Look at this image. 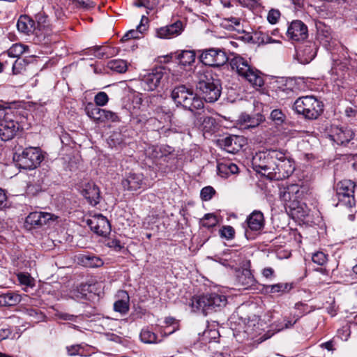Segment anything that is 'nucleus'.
<instances>
[{
    "instance_id": "nucleus-1",
    "label": "nucleus",
    "mask_w": 357,
    "mask_h": 357,
    "mask_svg": "<svg viewBox=\"0 0 357 357\" xmlns=\"http://www.w3.org/2000/svg\"><path fill=\"white\" fill-rule=\"evenodd\" d=\"M197 89L202 95L200 98L193 89L185 85L176 86L172 91L171 97L177 105L194 112L204 108V99L206 102L217 101L221 94L220 80L214 79L210 72L198 73Z\"/></svg>"
},
{
    "instance_id": "nucleus-2",
    "label": "nucleus",
    "mask_w": 357,
    "mask_h": 357,
    "mask_svg": "<svg viewBox=\"0 0 357 357\" xmlns=\"http://www.w3.org/2000/svg\"><path fill=\"white\" fill-rule=\"evenodd\" d=\"M257 170L270 180H283L289 178L294 171V161L284 152L271 149L254 158Z\"/></svg>"
},
{
    "instance_id": "nucleus-3",
    "label": "nucleus",
    "mask_w": 357,
    "mask_h": 357,
    "mask_svg": "<svg viewBox=\"0 0 357 357\" xmlns=\"http://www.w3.org/2000/svg\"><path fill=\"white\" fill-rule=\"evenodd\" d=\"M227 62L231 71L252 86L260 87L264 85L262 73L252 64L250 59L240 54H234Z\"/></svg>"
},
{
    "instance_id": "nucleus-4",
    "label": "nucleus",
    "mask_w": 357,
    "mask_h": 357,
    "mask_svg": "<svg viewBox=\"0 0 357 357\" xmlns=\"http://www.w3.org/2000/svg\"><path fill=\"white\" fill-rule=\"evenodd\" d=\"M227 304V298L224 295L211 293L195 296L191 298L190 306L194 312H201L207 315L213 312L220 310Z\"/></svg>"
},
{
    "instance_id": "nucleus-5",
    "label": "nucleus",
    "mask_w": 357,
    "mask_h": 357,
    "mask_svg": "<svg viewBox=\"0 0 357 357\" xmlns=\"http://www.w3.org/2000/svg\"><path fill=\"white\" fill-rule=\"evenodd\" d=\"M323 104L313 96H305L298 98L294 102L293 109L305 119H316L323 112Z\"/></svg>"
},
{
    "instance_id": "nucleus-6",
    "label": "nucleus",
    "mask_w": 357,
    "mask_h": 357,
    "mask_svg": "<svg viewBox=\"0 0 357 357\" xmlns=\"http://www.w3.org/2000/svg\"><path fill=\"white\" fill-rule=\"evenodd\" d=\"M356 184L351 180H342L335 185V197L337 203L335 206H344L351 208L355 205L354 190Z\"/></svg>"
},
{
    "instance_id": "nucleus-7",
    "label": "nucleus",
    "mask_w": 357,
    "mask_h": 357,
    "mask_svg": "<svg viewBox=\"0 0 357 357\" xmlns=\"http://www.w3.org/2000/svg\"><path fill=\"white\" fill-rule=\"evenodd\" d=\"M44 159V155L39 147H27L18 156L21 168L33 169L38 167Z\"/></svg>"
},
{
    "instance_id": "nucleus-8",
    "label": "nucleus",
    "mask_w": 357,
    "mask_h": 357,
    "mask_svg": "<svg viewBox=\"0 0 357 357\" xmlns=\"http://www.w3.org/2000/svg\"><path fill=\"white\" fill-rule=\"evenodd\" d=\"M199 59L205 66L220 67L225 65L229 57L224 50L220 48H208L200 50Z\"/></svg>"
},
{
    "instance_id": "nucleus-9",
    "label": "nucleus",
    "mask_w": 357,
    "mask_h": 357,
    "mask_svg": "<svg viewBox=\"0 0 357 357\" xmlns=\"http://www.w3.org/2000/svg\"><path fill=\"white\" fill-rule=\"evenodd\" d=\"M279 195L280 199L285 203L286 206L290 209L296 210L295 212L296 213L298 208H296V206L298 204L299 199L303 196V190L298 185L292 184L280 188Z\"/></svg>"
},
{
    "instance_id": "nucleus-10",
    "label": "nucleus",
    "mask_w": 357,
    "mask_h": 357,
    "mask_svg": "<svg viewBox=\"0 0 357 357\" xmlns=\"http://www.w3.org/2000/svg\"><path fill=\"white\" fill-rule=\"evenodd\" d=\"M165 73L164 68L158 67L144 75L141 81L144 90L153 91L160 87L165 81Z\"/></svg>"
},
{
    "instance_id": "nucleus-11",
    "label": "nucleus",
    "mask_w": 357,
    "mask_h": 357,
    "mask_svg": "<svg viewBox=\"0 0 357 357\" xmlns=\"http://www.w3.org/2000/svg\"><path fill=\"white\" fill-rule=\"evenodd\" d=\"M10 112L6 108V116L0 119V138L4 142L12 139L20 129L19 123L10 119Z\"/></svg>"
},
{
    "instance_id": "nucleus-12",
    "label": "nucleus",
    "mask_w": 357,
    "mask_h": 357,
    "mask_svg": "<svg viewBox=\"0 0 357 357\" xmlns=\"http://www.w3.org/2000/svg\"><path fill=\"white\" fill-rule=\"evenodd\" d=\"M305 84L303 79H289L284 84L278 87V94L282 98H292L305 90Z\"/></svg>"
},
{
    "instance_id": "nucleus-13",
    "label": "nucleus",
    "mask_w": 357,
    "mask_h": 357,
    "mask_svg": "<svg viewBox=\"0 0 357 357\" xmlns=\"http://www.w3.org/2000/svg\"><path fill=\"white\" fill-rule=\"evenodd\" d=\"M86 224L94 233L101 236H106L111 231L108 220L102 214L91 216L86 220Z\"/></svg>"
},
{
    "instance_id": "nucleus-14",
    "label": "nucleus",
    "mask_w": 357,
    "mask_h": 357,
    "mask_svg": "<svg viewBox=\"0 0 357 357\" xmlns=\"http://www.w3.org/2000/svg\"><path fill=\"white\" fill-rule=\"evenodd\" d=\"M287 36L293 41H302L308 36L307 26L301 20H294L288 26Z\"/></svg>"
},
{
    "instance_id": "nucleus-15",
    "label": "nucleus",
    "mask_w": 357,
    "mask_h": 357,
    "mask_svg": "<svg viewBox=\"0 0 357 357\" xmlns=\"http://www.w3.org/2000/svg\"><path fill=\"white\" fill-rule=\"evenodd\" d=\"M317 51L316 44L313 42L307 41L304 44L300 45L296 48L297 59L302 64L309 63L315 57Z\"/></svg>"
},
{
    "instance_id": "nucleus-16",
    "label": "nucleus",
    "mask_w": 357,
    "mask_h": 357,
    "mask_svg": "<svg viewBox=\"0 0 357 357\" xmlns=\"http://www.w3.org/2000/svg\"><path fill=\"white\" fill-rule=\"evenodd\" d=\"M183 29L182 22L177 20L171 24L157 28L155 29V36L161 39H170L179 36Z\"/></svg>"
},
{
    "instance_id": "nucleus-17",
    "label": "nucleus",
    "mask_w": 357,
    "mask_h": 357,
    "mask_svg": "<svg viewBox=\"0 0 357 357\" xmlns=\"http://www.w3.org/2000/svg\"><path fill=\"white\" fill-rule=\"evenodd\" d=\"M317 37L319 43L327 50H331L335 45V39L332 36V31L330 27L324 24L317 25Z\"/></svg>"
},
{
    "instance_id": "nucleus-18",
    "label": "nucleus",
    "mask_w": 357,
    "mask_h": 357,
    "mask_svg": "<svg viewBox=\"0 0 357 357\" xmlns=\"http://www.w3.org/2000/svg\"><path fill=\"white\" fill-rule=\"evenodd\" d=\"M354 132L347 127H333L331 133L330 135L331 138L337 144H344L348 143L353 137Z\"/></svg>"
},
{
    "instance_id": "nucleus-19",
    "label": "nucleus",
    "mask_w": 357,
    "mask_h": 357,
    "mask_svg": "<svg viewBox=\"0 0 357 357\" xmlns=\"http://www.w3.org/2000/svg\"><path fill=\"white\" fill-rule=\"evenodd\" d=\"M57 217L54 215L45 212H33L26 218V223L31 226L40 227L47 225L50 221H53Z\"/></svg>"
},
{
    "instance_id": "nucleus-20",
    "label": "nucleus",
    "mask_w": 357,
    "mask_h": 357,
    "mask_svg": "<svg viewBox=\"0 0 357 357\" xmlns=\"http://www.w3.org/2000/svg\"><path fill=\"white\" fill-rule=\"evenodd\" d=\"M121 185L125 190L135 191L142 188L144 176L142 174L129 173L122 180Z\"/></svg>"
},
{
    "instance_id": "nucleus-21",
    "label": "nucleus",
    "mask_w": 357,
    "mask_h": 357,
    "mask_svg": "<svg viewBox=\"0 0 357 357\" xmlns=\"http://www.w3.org/2000/svg\"><path fill=\"white\" fill-rule=\"evenodd\" d=\"M82 195L92 205L96 206L100 202V190L98 187L92 182H88L82 186Z\"/></svg>"
},
{
    "instance_id": "nucleus-22",
    "label": "nucleus",
    "mask_w": 357,
    "mask_h": 357,
    "mask_svg": "<svg viewBox=\"0 0 357 357\" xmlns=\"http://www.w3.org/2000/svg\"><path fill=\"white\" fill-rule=\"evenodd\" d=\"M263 121V116L261 114H257L254 116H250L249 114H242L237 120V124L240 129L246 130L256 128Z\"/></svg>"
},
{
    "instance_id": "nucleus-23",
    "label": "nucleus",
    "mask_w": 357,
    "mask_h": 357,
    "mask_svg": "<svg viewBox=\"0 0 357 357\" xmlns=\"http://www.w3.org/2000/svg\"><path fill=\"white\" fill-rule=\"evenodd\" d=\"M152 151V156L160 159L166 162H169L171 160L174 159L173 149L168 146H153L150 148Z\"/></svg>"
},
{
    "instance_id": "nucleus-24",
    "label": "nucleus",
    "mask_w": 357,
    "mask_h": 357,
    "mask_svg": "<svg viewBox=\"0 0 357 357\" xmlns=\"http://www.w3.org/2000/svg\"><path fill=\"white\" fill-rule=\"evenodd\" d=\"M255 280L249 269H243L236 275V284L243 289H248L255 284Z\"/></svg>"
},
{
    "instance_id": "nucleus-25",
    "label": "nucleus",
    "mask_w": 357,
    "mask_h": 357,
    "mask_svg": "<svg viewBox=\"0 0 357 357\" xmlns=\"http://www.w3.org/2000/svg\"><path fill=\"white\" fill-rule=\"evenodd\" d=\"M149 19L145 15H142L139 24L137 26V29L130 30L122 38V40H128L132 38H139L148 29Z\"/></svg>"
},
{
    "instance_id": "nucleus-26",
    "label": "nucleus",
    "mask_w": 357,
    "mask_h": 357,
    "mask_svg": "<svg viewBox=\"0 0 357 357\" xmlns=\"http://www.w3.org/2000/svg\"><path fill=\"white\" fill-rule=\"evenodd\" d=\"M247 223L252 231H259L264 225V215L261 211H255L248 218Z\"/></svg>"
},
{
    "instance_id": "nucleus-27",
    "label": "nucleus",
    "mask_w": 357,
    "mask_h": 357,
    "mask_svg": "<svg viewBox=\"0 0 357 357\" xmlns=\"http://www.w3.org/2000/svg\"><path fill=\"white\" fill-rule=\"evenodd\" d=\"M17 27L20 32L30 34L36 29V22L27 15H21L17 20Z\"/></svg>"
},
{
    "instance_id": "nucleus-28",
    "label": "nucleus",
    "mask_w": 357,
    "mask_h": 357,
    "mask_svg": "<svg viewBox=\"0 0 357 357\" xmlns=\"http://www.w3.org/2000/svg\"><path fill=\"white\" fill-rule=\"evenodd\" d=\"M79 263L86 267L98 268L103 265V261L93 255H82L79 257Z\"/></svg>"
},
{
    "instance_id": "nucleus-29",
    "label": "nucleus",
    "mask_w": 357,
    "mask_h": 357,
    "mask_svg": "<svg viewBox=\"0 0 357 357\" xmlns=\"http://www.w3.org/2000/svg\"><path fill=\"white\" fill-rule=\"evenodd\" d=\"M20 301L21 296L16 292L8 291L0 294L1 306H14L20 303Z\"/></svg>"
},
{
    "instance_id": "nucleus-30",
    "label": "nucleus",
    "mask_w": 357,
    "mask_h": 357,
    "mask_svg": "<svg viewBox=\"0 0 357 357\" xmlns=\"http://www.w3.org/2000/svg\"><path fill=\"white\" fill-rule=\"evenodd\" d=\"M86 115L96 123H102L104 109L96 106L91 102H89L85 107Z\"/></svg>"
},
{
    "instance_id": "nucleus-31",
    "label": "nucleus",
    "mask_w": 357,
    "mask_h": 357,
    "mask_svg": "<svg viewBox=\"0 0 357 357\" xmlns=\"http://www.w3.org/2000/svg\"><path fill=\"white\" fill-rule=\"evenodd\" d=\"M121 298L114 303V310L122 314L129 311V296L126 291L120 292Z\"/></svg>"
},
{
    "instance_id": "nucleus-32",
    "label": "nucleus",
    "mask_w": 357,
    "mask_h": 357,
    "mask_svg": "<svg viewBox=\"0 0 357 357\" xmlns=\"http://www.w3.org/2000/svg\"><path fill=\"white\" fill-rule=\"evenodd\" d=\"M218 170L222 177H227L229 174H236L238 172V167L232 162H225L218 165Z\"/></svg>"
},
{
    "instance_id": "nucleus-33",
    "label": "nucleus",
    "mask_w": 357,
    "mask_h": 357,
    "mask_svg": "<svg viewBox=\"0 0 357 357\" xmlns=\"http://www.w3.org/2000/svg\"><path fill=\"white\" fill-rule=\"evenodd\" d=\"M196 54L193 50H183L178 55L179 63L183 66H189L195 62Z\"/></svg>"
},
{
    "instance_id": "nucleus-34",
    "label": "nucleus",
    "mask_w": 357,
    "mask_h": 357,
    "mask_svg": "<svg viewBox=\"0 0 357 357\" xmlns=\"http://www.w3.org/2000/svg\"><path fill=\"white\" fill-rule=\"evenodd\" d=\"M107 67L116 73H123L127 70L128 63L122 59H114L108 62Z\"/></svg>"
},
{
    "instance_id": "nucleus-35",
    "label": "nucleus",
    "mask_w": 357,
    "mask_h": 357,
    "mask_svg": "<svg viewBox=\"0 0 357 357\" xmlns=\"http://www.w3.org/2000/svg\"><path fill=\"white\" fill-rule=\"evenodd\" d=\"M291 289V284L289 283H278L275 284L266 286V290L270 293L283 294L289 291Z\"/></svg>"
},
{
    "instance_id": "nucleus-36",
    "label": "nucleus",
    "mask_w": 357,
    "mask_h": 357,
    "mask_svg": "<svg viewBox=\"0 0 357 357\" xmlns=\"http://www.w3.org/2000/svg\"><path fill=\"white\" fill-rule=\"evenodd\" d=\"M158 3V0H135L133 3L136 7H144L147 15L157 7Z\"/></svg>"
},
{
    "instance_id": "nucleus-37",
    "label": "nucleus",
    "mask_w": 357,
    "mask_h": 357,
    "mask_svg": "<svg viewBox=\"0 0 357 357\" xmlns=\"http://www.w3.org/2000/svg\"><path fill=\"white\" fill-rule=\"evenodd\" d=\"M284 320L278 321L273 323L271 326V329L261 337H260L261 342L264 341L271 337H272L275 333H278L284 328Z\"/></svg>"
},
{
    "instance_id": "nucleus-38",
    "label": "nucleus",
    "mask_w": 357,
    "mask_h": 357,
    "mask_svg": "<svg viewBox=\"0 0 357 357\" xmlns=\"http://www.w3.org/2000/svg\"><path fill=\"white\" fill-rule=\"evenodd\" d=\"M124 142V136L119 131H114L108 139V144L110 146H116L121 145Z\"/></svg>"
},
{
    "instance_id": "nucleus-39",
    "label": "nucleus",
    "mask_w": 357,
    "mask_h": 357,
    "mask_svg": "<svg viewBox=\"0 0 357 357\" xmlns=\"http://www.w3.org/2000/svg\"><path fill=\"white\" fill-rule=\"evenodd\" d=\"M139 337L142 342L146 344L155 343L157 340L156 335L149 329L142 330Z\"/></svg>"
},
{
    "instance_id": "nucleus-40",
    "label": "nucleus",
    "mask_w": 357,
    "mask_h": 357,
    "mask_svg": "<svg viewBox=\"0 0 357 357\" xmlns=\"http://www.w3.org/2000/svg\"><path fill=\"white\" fill-rule=\"evenodd\" d=\"M26 50V47L20 43L13 44L7 51L10 57H19Z\"/></svg>"
},
{
    "instance_id": "nucleus-41",
    "label": "nucleus",
    "mask_w": 357,
    "mask_h": 357,
    "mask_svg": "<svg viewBox=\"0 0 357 357\" xmlns=\"http://www.w3.org/2000/svg\"><path fill=\"white\" fill-rule=\"evenodd\" d=\"M218 223V220L215 215L211 213H208L201 219V224L203 227L211 228L215 226Z\"/></svg>"
},
{
    "instance_id": "nucleus-42",
    "label": "nucleus",
    "mask_w": 357,
    "mask_h": 357,
    "mask_svg": "<svg viewBox=\"0 0 357 357\" xmlns=\"http://www.w3.org/2000/svg\"><path fill=\"white\" fill-rule=\"evenodd\" d=\"M271 119L276 125H281L286 119L285 114L280 109H273L270 115Z\"/></svg>"
},
{
    "instance_id": "nucleus-43",
    "label": "nucleus",
    "mask_w": 357,
    "mask_h": 357,
    "mask_svg": "<svg viewBox=\"0 0 357 357\" xmlns=\"http://www.w3.org/2000/svg\"><path fill=\"white\" fill-rule=\"evenodd\" d=\"M109 101V97L105 92H98L94 97V102L96 106L101 107L105 106Z\"/></svg>"
},
{
    "instance_id": "nucleus-44",
    "label": "nucleus",
    "mask_w": 357,
    "mask_h": 357,
    "mask_svg": "<svg viewBox=\"0 0 357 357\" xmlns=\"http://www.w3.org/2000/svg\"><path fill=\"white\" fill-rule=\"evenodd\" d=\"M328 260L327 255L323 252H317L312 254V261L318 265H324Z\"/></svg>"
},
{
    "instance_id": "nucleus-45",
    "label": "nucleus",
    "mask_w": 357,
    "mask_h": 357,
    "mask_svg": "<svg viewBox=\"0 0 357 357\" xmlns=\"http://www.w3.org/2000/svg\"><path fill=\"white\" fill-rule=\"evenodd\" d=\"M119 117L116 113L113 112L110 110L104 109L102 123H105L107 121L118 122L119 121Z\"/></svg>"
},
{
    "instance_id": "nucleus-46",
    "label": "nucleus",
    "mask_w": 357,
    "mask_h": 357,
    "mask_svg": "<svg viewBox=\"0 0 357 357\" xmlns=\"http://www.w3.org/2000/svg\"><path fill=\"white\" fill-rule=\"evenodd\" d=\"M215 191L213 188L211 186H206L202 188L201 190L200 196L202 200L208 201L214 195Z\"/></svg>"
},
{
    "instance_id": "nucleus-47",
    "label": "nucleus",
    "mask_w": 357,
    "mask_h": 357,
    "mask_svg": "<svg viewBox=\"0 0 357 357\" xmlns=\"http://www.w3.org/2000/svg\"><path fill=\"white\" fill-rule=\"evenodd\" d=\"M77 6L84 10H89L96 6V0H73Z\"/></svg>"
},
{
    "instance_id": "nucleus-48",
    "label": "nucleus",
    "mask_w": 357,
    "mask_h": 357,
    "mask_svg": "<svg viewBox=\"0 0 357 357\" xmlns=\"http://www.w3.org/2000/svg\"><path fill=\"white\" fill-rule=\"evenodd\" d=\"M234 229L231 226H226V227H223L221 229H220V234H221V236L227 238V239H231L234 237Z\"/></svg>"
},
{
    "instance_id": "nucleus-49",
    "label": "nucleus",
    "mask_w": 357,
    "mask_h": 357,
    "mask_svg": "<svg viewBox=\"0 0 357 357\" xmlns=\"http://www.w3.org/2000/svg\"><path fill=\"white\" fill-rule=\"evenodd\" d=\"M280 13L278 10L272 9L268 12L267 19L271 24H275L280 18Z\"/></svg>"
},
{
    "instance_id": "nucleus-50",
    "label": "nucleus",
    "mask_w": 357,
    "mask_h": 357,
    "mask_svg": "<svg viewBox=\"0 0 357 357\" xmlns=\"http://www.w3.org/2000/svg\"><path fill=\"white\" fill-rule=\"evenodd\" d=\"M24 61L16 60L13 65V73L15 75L20 74L24 69Z\"/></svg>"
},
{
    "instance_id": "nucleus-51",
    "label": "nucleus",
    "mask_w": 357,
    "mask_h": 357,
    "mask_svg": "<svg viewBox=\"0 0 357 357\" xmlns=\"http://www.w3.org/2000/svg\"><path fill=\"white\" fill-rule=\"evenodd\" d=\"M296 208H298V211H296V213L295 212L296 210L291 209L292 215H296L298 218H305L307 215V211L305 210L303 205L298 204L296 206Z\"/></svg>"
},
{
    "instance_id": "nucleus-52",
    "label": "nucleus",
    "mask_w": 357,
    "mask_h": 357,
    "mask_svg": "<svg viewBox=\"0 0 357 357\" xmlns=\"http://www.w3.org/2000/svg\"><path fill=\"white\" fill-rule=\"evenodd\" d=\"M165 324L167 325H169V326L172 325L173 326V329L168 332L169 334H172V333H174V331H176V330L178 329V323L176 322V319L174 318H173V317H167L165 319Z\"/></svg>"
},
{
    "instance_id": "nucleus-53",
    "label": "nucleus",
    "mask_w": 357,
    "mask_h": 357,
    "mask_svg": "<svg viewBox=\"0 0 357 357\" xmlns=\"http://www.w3.org/2000/svg\"><path fill=\"white\" fill-rule=\"evenodd\" d=\"M107 244L109 248H114L116 251H119L123 248L120 241L117 239H109Z\"/></svg>"
},
{
    "instance_id": "nucleus-54",
    "label": "nucleus",
    "mask_w": 357,
    "mask_h": 357,
    "mask_svg": "<svg viewBox=\"0 0 357 357\" xmlns=\"http://www.w3.org/2000/svg\"><path fill=\"white\" fill-rule=\"evenodd\" d=\"M80 346L78 344L67 347V351L70 356H75L79 354Z\"/></svg>"
},
{
    "instance_id": "nucleus-55",
    "label": "nucleus",
    "mask_w": 357,
    "mask_h": 357,
    "mask_svg": "<svg viewBox=\"0 0 357 357\" xmlns=\"http://www.w3.org/2000/svg\"><path fill=\"white\" fill-rule=\"evenodd\" d=\"M6 195L4 192L0 188V209L6 206Z\"/></svg>"
},
{
    "instance_id": "nucleus-56",
    "label": "nucleus",
    "mask_w": 357,
    "mask_h": 357,
    "mask_svg": "<svg viewBox=\"0 0 357 357\" xmlns=\"http://www.w3.org/2000/svg\"><path fill=\"white\" fill-rule=\"evenodd\" d=\"M18 277H19L20 282L22 284H26V285H29L30 284L31 279H30L29 276L24 275V274H20V275H19Z\"/></svg>"
},
{
    "instance_id": "nucleus-57",
    "label": "nucleus",
    "mask_w": 357,
    "mask_h": 357,
    "mask_svg": "<svg viewBox=\"0 0 357 357\" xmlns=\"http://www.w3.org/2000/svg\"><path fill=\"white\" fill-rule=\"evenodd\" d=\"M298 319H299V317H298L294 321L284 319L283 320H284V328H289L293 326L296 324V322L298 320Z\"/></svg>"
},
{
    "instance_id": "nucleus-58",
    "label": "nucleus",
    "mask_w": 357,
    "mask_h": 357,
    "mask_svg": "<svg viewBox=\"0 0 357 357\" xmlns=\"http://www.w3.org/2000/svg\"><path fill=\"white\" fill-rule=\"evenodd\" d=\"M239 3L243 6H252L255 3V0H238Z\"/></svg>"
},
{
    "instance_id": "nucleus-59",
    "label": "nucleus",
    "mask_w": 357,
    "mask_h": 357,
    "mask_svg": "<svg viewBox=\"0 0 357 357\" xmlns=\"http://www.w3.org/2000/svg\"><path fill=\"white\" fill-rule=\"evenodd\" d=\"M274 271L271 268H266L263 270V275L266 278H270L273 275Z\"/></svg>"
},
{
    "instance_id": "nucleus-60",
    "label": "nucleus",
    "mask_w": 357,
    "mask_h": 357,
    "mask_svg": "<svg viewBox=\"0 0 357 357\" xmlns=\"http://www.w3.org/2000/svg\"><path fill=\"white\" fill-rule=\"evenodd\" d=\"M229 21L231 22L232 24H234V25H228V28L229 29H234L235 26H238L240 24L239 20L236 18H231V20H229ZM226 22H229V20H226Z\"/></svg>"
},
{
    "instance_id": "nucleus-61",
    "label": "nucleus",
    "mask_w": 357,
    "mask_h": 357,
    "mask_svg": "<svg viewBox=\"0 0 357 357\" xmlns=\"http://www.w3.org/2000/svg\"><path fill=\"white\" fill-rule=\"evenodd\" d=\"M59 317L63 320L73 321L75 317L73 315H71L69 314L63 313V314H59Z\"/></svg>"
},
{
    "instance_id": "nucleus-62",
    "label": "nucleus",
    "mask_w": 357,
    "mask_h": 357,
    "mask_svg": "<svg viewBox=\"0 0 357 357\" xmlns=\"http://www.w3.org/2000/svg\"><path fill=\"white\" fill-rule=\"evenodd\" d=\"M26 313L30 317H35L38 315V311L33 308H29L26 310Z\"/></svg>"
},
{
    "instance_id": "nucleus-63",
    "label": "nucleus",
    "mask_w": 357,
    "mask_h": 357,
    "mask_svg": "<svg viewBox=\"0 0 357 357\" xmlns=\"http://www.w3.org/2000/svg\"><path fill=\"white\" fill-rule=\"evenodd\" d=\"M6 116V107L0 105V119Z\"/></svg>"
},
{
    "instance_id": "nucleus-64",
    "label": "nucleus",
    "mask_w": 357,
    "mask_h": 357,
    "mask_svg": "<svg viewBox=\"0 0 357 357\" xmlns=\"http://www.w3.org/2000/svg\"><path fill=\"white\" fill-rule=\"evenodd\" d=\"M233 139L231 137H226L225 139V146H231Z\"/></svg>"
}]
</instances>
